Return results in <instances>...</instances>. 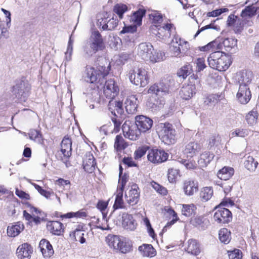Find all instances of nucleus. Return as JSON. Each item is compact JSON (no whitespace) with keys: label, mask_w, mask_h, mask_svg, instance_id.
Masks as SVG:
<instances>
[{"label":"nucleus","mask_w":259,"mask_h":259,"mask_svg":"<svg viewBox=\"0 0 259 259\" xmlns=\"http://www.w3.org/2000/svg\"><path fill=\"white\" fill-rule=\"evenodd\" d=\"M147 150V147H139L134 153L135 158L136 159H138L141 158L143 156H144Z\"/></svg>","instance_id":"338daca9"},{"label":"nucleus","mask_w":259,"mask_h":259,"mask_svg":"<svg viewBox=\"0 0 259 259\" xmlns=\"http://www.w3.org/2000/svg\"><path fill=\"white\" fill-rule=\"evenodd\" d=\"M123 192V191L121 190H117V194L115 202L113 205V208L114 209L122 208L124 207V202L122 199Z\"/></svg>","instance_id":"8fccbe9b"},{"label":"nucleus","mask_w":259,"mask_h":259,"mask_svg":"<svg viewBox=\"0 0 259 259\" xmlns=\"http://www.w3.org/2000/svg\"><path fill=\"white\" fill-rule=\"evenodd\" d=\"M179 174V170L176 169L170 168L168 169L167 177L170 183H175L176 179Z\"/></svg>","instance_id":"bf43d9fd"},{"label":"nucleus","mask_w":259,"mask_h":259,"mask_svg":"<svg viewBox=\"0 0 259 259\" xmlns=\"http://www.w3.org/2000/svg\"><path fill=\"white\" fill-rule=\"evenodd\" d=\"M103 85V93L106 98L113 99L119 92L118 86L113 79L105 81Z\"/></svg>","instance_id":"f8f14e48"},{"label":"nucleus","mask_w":259,"mask_h":259,"mask_svg":"<svg viewBox=\"0 0 259 259\" xmlns=\"http://www.w3.org/2000/svg\"><path fill=\"white\" fill-rule=\"evenodd\" d=\"M127 146L126 143L124 142L122 136L120 135L116 136L114 143V148L117 150H121L125 149Z\"/></svg>","instance_id":"3c124183"},{"label":"nucleus","mask_w":259,"mask_h":259,"mask_svg":"<svg viewBox=\"0 0 259 259\" xmlns=\"http://www.w3.org/2000/svg\"><path fill=\"white\" fill-rule=\"evenodd\" d=\"M250 131L247 128H239L232 131L230 136L233 138L235 137L244 138L249 134Z\"/></svg>","instance_id":"de8ad7c7"},{"label":"nucleus","mask_w":259,"mask_h":259,"mask_svg":"<svg viewBox=\"0 0 259 259\" xmlns=\"http://www.w3.org/2000/svg\"><path fill=\"white\" fill-rule=\"evenodd\" d=\"M138 250L143 256L151 257L156 254L155 249L151 244H144L139 247Z\"/></svg>","instance_id":"4c0bfd02"},{"label":"nucleus","mask_w":259,"mask_h":259,"mask_svg":"<svg viewBox=\"0 0 259 259\" xmlns=\"http://www.w3.org/2000/svg\"><path fill=\"white\" fill-rule=\"evenodd\" d=\"M108 108L112 114L116 116L118 115H121L123 113L122 103L120 101H110L108 104Z\"/></svg>","instance_id":"7c9ffc66"},{"label":"nucleus","mask_w":259,"mask_h":259,"mask_svg":"<svg viewBox=\"0 0 259 259\" xmlns=\"http://www.w3.org/2000/svg\"><path fill=\"white\" fill-rule=\"evenodd\" d=\"M100 132L105 135L112 133L113 131V125L111 123L106 124L100 127Z\"/></svg>","instance_id":"e2e57ef3"},{"label":"nucleus","mask_w":259,"mask_h":259,"mask_svg":"<svg viewBox=\"0 0 259 259\" xmlns=\"http://www.w3.org/2000/svg\"><path fill=\"white\" fill-rule=\"evenodd\" d=\"M191 223L195 227L204 230L207 228L209 222L202 217H197L191 220Z\"/></svg>","instance_id":"a18cd8bd"},{"label":"nucleus","mask_w":259,"mask_h":259,"mask_svg":"<svg viewBox=\"0 0 259 259\" xmlns=\"http://www.w3.org/2000/svg\"><path fill=\"white\" fill-rule=\"evenodd\" d=\"M147 158L153 163H160L167 159L168 154L163 150L152 149L149 151Z\"/></svg>","instance_id":"4468645a"},{"label":"nucleus","mask_w":259,"mask_h":259,"mask_svg":"<svg viewBox=\"0 0 259 259\" xmlns=\"http://www.w3.org/2000/svg\"><path fill=\"white\" fill-rule=\"evenodd\" d=\"M124 104L125 109L128 114H134L138 107V99L135 95L129 96L126 98Z\"/></svg>","instance_id":"4be33fe9"},{"label":"nucleus","mask_w":259,"mask_h":259,"mask_svg":"<svg viewBox=\"0 0 259 259\" xmlns=\"http://www.w3.org/2000/svg\"><path fill=\"white\" fill-rule=\"evenodd\" d=\"M123 135L131 140H136L141 135L140 131L135 123L126 121L122 126Z\"/></svg>","instance_id":"6e6552de"},{"label":"nucleus","mask_w":259,"mask_h":259,"mask_svg":"<svg viewBox=\"0 0 259 259\" xmlns=\"http://www.w3.org/2000/svg\"><path fill=\"white\" fill-rule=\"evenodd\" d=\"M139 198V189L137 185H133L131 190L125 194L126 201L130 205H134L137 204Z\"/></svg>","instance_id":"aec40b11"},{"label":"nucleus","mask_w":259,"mask_h":259,"mask_svg":"<svg viewBox=\"0 0 259 259\" xmlns=\"http://www.w3.org/2000/svg\"><path fill=\"white\" fill-rule=\"evenodd\" d=\"M214 154L209 151H204L200 155L198 163L202 167H206L213 159Z\"/></svg>","instance_id":"e433bc0d"},{"label":"nucleus","mask_w":259,"mask_h":259,"mask_svg":"<svg viewBox=\"0 0 259 259\" xmlns=\"http://www.w3.org/2000/svg\"><path fill=\"white\" fill-rule=\"evenodd\" d=\"M24 229L23 224L20 222L9 225L7 228V234L9 237H15L18 236Z\"/></svg>","instance_id":"c756f323"},{"label":"nucleus","mask_w":259,"mask_h":259,"mask_svg":"<svg viewBox=\"0 0 259 259\" xmlns=\"http://www.w3.org/2000/svg\"><path fill=\"white\" fill-rule=\"evenodd\" d=\"M251 94L249 87H239L236 95L238 101L242 104H246L250 101Z\"/></svg>","instance_id":"6ab92c4d"},{"label":"nucleus","mask_w":259,"mask_h":259,"mask_svg":"<svg viewBox=\"0 0 259 259\" xmlns=\"http://www.w3.org/2000/svg\"><path fill=\"white\" fill-rule=\"evenodd\" d=\"M121 220L122 226L124 229L128 231H134L136 229L137 224L132 215L125 212L123 213L121 215L119 214L118 217V220L115 221L116 225H119Z\"/></svg>","instance_id":"1a4fd4ad"},{"label":"nucleus","mask_w":259,"mask_h":259,"mask_svg":"<svg viewBox=\"0 0 259 259\" xmlns=\"http://www.w3.org/2000/svg\"><path fill=\"white\" fill-rule=\"evenodd\" d=\"M39 247L45 257H50L54 254V251L52 245L45 239L40 240Z\"/></svg>","instance_id":"a878e982"},{"label":"nucleus","mask_w":259,"mask_h":259,"mask_svg":"<svg viewBox=\"0 0 259 259\" xmlns=\"http://www.w3.org/2000/svg\"><path fill=\"white\" fill-rule=\"evenodd\" d=\"M237 40L235 38H227L222 41L223 50L230 52L237 47Z\"/></svg>","instance_id":"79ce46f5"},{"label":"nucleus","mask_w":259,"mask_h":259,"mask_svg":"<svg viewBox=\"0 0 259 259\" xmlns=\"http://www.w3.org/2000/svg\"><path fill=\"white\" fill-rule=\"evenodd\" d=\"M221 138L219 135H212L208 140V146L211 148L214 146H218L221 144Z\"/></svg>","instance_id":"052dcab7"},{"label":"nucleus","mask_w":259,"mask_h":259,"mask_svg":"<svg viewBox=\"0 0 259 259\" xmlns=\"http://www.w3.org/2000/svg\"><path fill=\"white\" fill-rule=\"evenodd\" d=\"M153 51V46L150 43H141L139 45L138 55L145 61H154L156 60L152 57L151 53Z\"/></svg>","instance_id":"9b49d317"},{"label":"nucleus","mask_w":259,"mask_h":259,"mask_svg":"<svg viewBox=\"0 0 259 259\" xmlns=\"http://www.w3.org/2000/svg\"><path fill=\"white\" fill-rule=\"evenodd\" d=\"M212 42V53L217 52H223L222 42L219 40H215Z\"/></svg>","instance_id":"774afa93"},{"label":"nucleus","mask_w":259,"mask_h":259,"mask_svg":"<svg viewBox=\"0 0 259 259\" xmlns=\"http://www.w3.org/2000/svg\"><path fill=\"white\" fill-rule=\"evenodd\" d=\"M122 238L118 235H108L106 238V241L109 246L114 250H118Z\"/></svg>","instance_id":"c9c22d12"},{"label":"nucleus","mask_w":259,"mask_h":259,"mask_svg":"<svg viewBox=\"0 0 259 259\" xmlns=\"http://www.w3.org/2000/svg\"><path fill=\"white\" fill-rule=\"evenodd\" d=\"M128 177L124 174L123 176H119L118 185L117 190H121L123 191L124 187L128 181Z\"/></svg>","instance_id":"4d7b16f0"},{"label":"nucleus","mask_w":259,"mask_h":259,"mask_svg":"<svg viewBox=\"0 0 259 259\" xmlns=\"http://www.w3.org/2000/svg\"><path fill=\"white\" fill-rule=\"evenodd\" d=\"M151 56L156 60L154 61H150L152 63L160 62L163 61L164 59V53L160 51H157L153 50V51H152V53H151Z\"/></svg>","instance_id":"680f3d73"},{"label":"nucleus","mask_w":259,"mask_h":259,"mask_svg":"<svg viewBox=\"0 0 259 259\" xmlns=\"http://www.w3.org/2000/svg\"><path fill=\"white\" fill-rule=\"evenodd\" d=\"M182 44H187V42L181 40V39L176 35H175L174 38L171 41L169 49L172 54L175 56H178L181 53L180 46Z\"/></svg>","instance_id":"b1692460"},{"label":"nucleus","mask_w":259,"mask_h":259,"mask_svg":"<svg viewBox=\"0 0 259 259\" xmlns=\"http://www.w3.org/2000/svg\"><path fill=\"white\" fill-rule=\"evenodd\" d=\"M213 195V190L210 187H204L201 191L200 195L203 200L206 201L209 200Z\"/></svg>","instance_id":"864d4df0"},{"label":"nucleus","mask_w":259,"mask_h":259,"mask_svg":"<svg viewBox=\"0 0 259 259\" xmlns=\"http://www.w3.org/2000/svg\"><path fill=\"white\" fill-rule=\"evenodd\" d=\"M150 18L152 20L153 23L154 25H157V24L161 23L162 21V16L160 13L158 12H154L153 13L149 15Z\"/></svg>","instance_id":"13d9d810"},{"label":"nucleus","mask_w":259,"mask_h":259,"mask_svg":"<svg viewBox=\"0 0 259 259\" xmlns=\"http://www.w3.org/2000/svg\"><path fill=\"white\" fill-rule=\"evenodd\" d=\"M145 10L140 9L130 16V22L133 23V24L136 25H140L142 23V18L145 15Z\"/></svg>","instance_id":"58836bf2"},{"label":"nucleus","mask_w":259,"mask_h":259,"mask_svg":"<svg viewBox=\"0 0 259 259\" xmlns=\"http://www.w3.org/2000/svg\"><path fill=\"white\" fill-rule=\"evenodd\" d=\"M190 73V69L189 66H185L181 68L178 72V75L180 77L185 78Z\"/></svg>","instance_id":"69168bd1"},{"label":"nucleus","mask_w":259,"mask_h":259,"mask_svg":"<svg viewBox=\"0 0 259 259\" xmlns=\"http://www.w3.org/2000/svg\"><path fill=\"white\" fill-rule=\"evenodd\" d=\"M259 112L256 109H253L245 116L246 122L250 125H254L257 123Z\"/></svg>","instance_id":"37998d69"},{"label":"nucleus","mask_w":259,"mask_h":259,"mask_svg":"<svg viewBox=\"0 0 259 259\" xmlns=\"http://www.w3.org/2000/svg\"><path fill=\"white\" fill-rule=\"evenodd\" d=\"M234 205L233 201L229 198H225L222 202L215 207L216 212L213 215L214 220L218 223L225 224L231 221L232 217L231 211L222 206L229 207Z\"/></svg>","instance_id":"7ed1b4c3"},{"label":"nucleus","mask_w":259,"mask_h":259,"mask_svg":"<svg viewBox=\"0 0 259 259\" xmlns=\"http://www.w3.org/2000/svg\"><path fill=\"white\" fill-rule=\"evenodd\" d=\"M253 78L252 72L249 70H242L236 73L235 79L239 87H249Z\"/></svg>","instance_id":"9d476101"},{"label":"nucleus","mask_w":259,"mask_h":259,"mask_svg":"<svg viewBox=\"0 0 259 259\" xmlns=\"http://www.w3.org/2000/svg\"><path fill=\"white\" fill-rule=\"evenodd\" d=\"M196 207L193 204H183L182 213L186 217H191L195 213Z\"/></svg>","instance_id":"09e8293b"},{"label":"nucleus","mask_w":259,"mask_h":259,"mask_svg":"<svg viewBox=\"0 0 259 259\" xmlns=\"http://www.w3.org/2000/svg\"><path fill=\"white\" fill-rule=\"evenodd\" d=\"M185 250L191 254L198 255L201 252L200 245L195 239H189L186 243Z\"/></svg>","instance_id":"5701e85b"},{"label":"nucleus","mask_w":259,"mask_h":259,"mask_svg":"<svg viewBox=\"0 0 259 259\" xmlns=\"http://www.w3.org/2000/svg\"><path fill=\"white\" fill-rule=\"evenodd\" d=\"M127 10V7L125 5L119 4L116 5L114 7L113 11L117 14L120 19L122 18L123 14L126 12Z\"/></svg>","instance_id":"603ef678"},{"label":"nucleus","mask_w":259,"mask_h":259,"mask_svg":"<svg viewBox=\"0 0 259 259\" xmlns=\"http://www.w3.org/2000/svg\"><path fill=\"white\" fill-rule=\"evenodd\" d=\"M257 11V8L253 6H248L242 11L241 13V17L243 19L244 23L247 24V25L250 26L253 24V22L248 19L255 15Z\"/></svg>","instance_id":"412c9836"},{"label":"nucleus","mask_w":259,"mask_h":259,"mask_svg":"<svg viewBox=\"0 0 259 259\" xmlns=\"http://www.w3.org/2000/svg\"><path fill=\"white\" fill-rule=\"evenodd\" d=\"M184 190L187 195H193L198 190V184L193 180H186L184 183Z\"/></svg>","instance_id":"2f4dec72"},{"label":"nucleus","mask_w":259,"mask_h":259,"mask_svg":"<svg viewBox=\"0 0 259 259\" xmlns=\"http://www.w3.org/2000/svg\"><path fill=\"white\" fill-rule=\"evenodd\" d=\"M62 225L59 221H50L47 223V228L52 234L60 235L63 232Z\"/></svg>","instance_id":"f704fd0d"},{"label":"nucleus","mask_w":259,"mask_h":259,"mask_svg":"<svg viewBox=\"0 0 259 259\" xmlns=\"http://www.w3.org/2000/svg\"><path fill=\"white\" fill-rule=\"evenodd\" d=\"M107 66L99 65L95 69L93 67L87 66L85 67L86 81L91 84L95 83L99 89H102L105 82V77L109 72L111 69L110 63L105 59Z\"/></svg>","instance_id":"f257e3e1"},{"label":"nucleus","mask_w":259,"mask_h":259,"mask_svg":"<svg viewBox=\"0 0 259 259\" xmlns=\"http://www.w3.org/2000/svg\"><path fill=\"white\" fill-rule=\"evenodd\" d=\"M88 44V46H85L84 49L87 57H90L96 52L104 50L105 47L102 36L98 31L92 33Z\"/></svg>","instance_id":"20e7f679"},{"label":"nucleus","mask_w":259,"mask_h":259,"mask_svg":"<svg viewBox=\"0 0 259 259\" xmlns=\"http://www.w3.org/2000/svg\"><path fill=\"white\" fill-rule=\"evenodd\" d=\"M245 167L250 172H254L258 164V162L252 156H248L244 162Z\"/></svg>","instance_id":"c03bdc74"},{"label":"nucleus","mask_w":259,"mask_h":259,"mask_svg":"<svg viewBox=\"0 0 259 259\" xmlns=\"http://www.w3.org/2000/svg\"><path fill=\"white\" fill-rule=\"evenodd\" d=\"M159 137L165 144H173L176 142V132L172 124L161 123L158 125Z\"/></svg>","instance_id":"39448f33"},{"label":"nucleus","mask_w":259,"mask_h":259,"mask_svg":"<svg viewBox=\"0 0 259 259\" xmlns=\"http://www.w3.org/2000/svg\"><path fill=\"white\" fill-rule=\"evenodd\" d=\"M178 162L182 163L188 169H193L196 167V163L195 161L193 160H186L184 159H180Z\"/></svg>","instance_id":"5fc2aeb1"},{"label":"nucleus","mask_w":259,"mask_h":259,"mask_svg":"<svg viewBox=\"0 0 259 259\" xmlns=\"http://www.w3.org/2000/svg\"><path fill=\"white\" fill-rule=\"evenodd\" d=\"M207 61L210 67L219 71L227 70L232 63L230 56L223 52L211 53Z\"/></svg>","instance_id":"f03ea898"},{"label":"nucleus","mask_w":259,"mask_h":259,"mask_svg":"<svg viewBox=\"0 0 259 259\" xmlns=\"http://www.w3.org/2000/svg\"><path fill=\"white\" fill-rule=\"evenodd\" d=\"M30 89V87L27 83L24 81H21L19 84L14 87L13 92L18 98L21 99V101H25L29 96Z\"/></svg>","instance_id":"dca6fc26"},{"label":"nucleus","mask_w":259,"mask_h":259,"mask_svg":"<svg viewBox=\"0 0 259 259\" xmlns=\"http://www.w3.org/2000/svg\"><path fill=\"white\" fill-rule=\"evenodd\" d=\"M201 146L197 143L191 142L187 144L184 149V153L187 157H192L199 153Z\"/></svg>","instance_id":"c85d7f7f"},{"label":"nucleus","mask_w":259,"mask_h":259,"mask_svg":"<svg viewBox=\"0 0 259 259\" xmlns=\"http://www.w3.org/2000/svg\"><path fill=\"white\" fill-rule=\"evenodd\" d=\"M229 259H241L242 258V252L239 249H234L228 251Z\"/></svg>","instance_id":"0e129e2a"},{"label":"nucleus","mask_w":259,"mask_h":259,"mask_svg":"<svg viewBox=\"0 0 259 259\" xmlns=\"http://www.w3.org/2000/svg\"><path fill=\"white\" fill-rule=\"evenodd\" d=\"M30 139L35 141L38 143L42 141V136L40 132L35 130H31L28 133Z\"/></svg>","instance_id":"6e6d98bb"},{"label":"nucleus","mask_w":259,"mask_h":259,"mask_svg":"<svg viewBox=\"0 0 259 259\" xmlns=\"http://www.w3.org/2000/svg\"><path fill=\"white\" fill-rule=\"evenodd\" d=\"M234 170L232 167L225 166L218 172V177L221 180H227L234 175Z\"/></svg>","instance_id":"a19ab883"},{"label":"nucleus","mask_w":259,"mask_h":259,"mask_svg":"<svg viewBox=\"0 0 259 259\" xmlns=\"http://www.w3.org/2000/svg\"><path fill=\"white\" fill-rule=\"evenodd\" d=\"M32 252L33 248L32 246L27 243L19 245L16 251L19 259H30Z\"/></svg>","instance_id":"a211bd4d"},{"label":"nucleus","mask_w":259,"mask_h":259,"mask_svg":"<svg viewBox=\"0 0 259 259\" xmlns=\"http://www.w3.org/2000/svg\"><path fill=\"white\" fill-rule=\"evenodd\" d=\"M83 168L85 171L89 173L93 172L95 169L96 163L95 159L92 154L87 156L85 159L83 161Z\"/></svg>","instance_id":"473e14b6"},{"label":"nucleus","mask_w":259,"mask_h":259,"mask_svg":"<svg viewBox=\"0 0 259 259\" xmlns=\"http://www.w3.org/2000/svg\"><path fill=\"white\" fill-rule=\"evenodd\" d=\"M151 33L158 38L166 40L175 33V28L171 23L164 24L162 26L153 25L150 28Z\"/></svg>","instance_id":"423d86ee"},{"label":"nucleus","mask_w":259,"mask_h":259,"mask_svg":"<svg viewBox=\"0 0 259 259\" xmlns=\"http://www.w3.org/2000/svg\"><path fill=\"white\" fill-rule=\"evenodd\" d=\"M195 87L193 84H188L182 87L180 95L183 99L188 100L195 93Z\"/></svg>","instance_id":"72a5a7b5"},{"label":"nucleus","mask_w":259,"mask_h":259,"mask_svg":"<svg viewBox=\"0 0 259 259\" xmlns=\"http://www.w3.org/2000/svg\"><path fill=\"white\" fill-rule=\"evenodd\" d=\"M135 124L140 132H146L149 130L153 124V120L143 115H140L136 117Z\"/></svg>","instance_id":"f3484780"},{"label":"nucleus","mask_w":259,"mask_h":259,"mask_svg":"<svg viewBox=\"0 0 259 259\" xmlns=\"http://www.w3.org/2000/svg\"><path fill=\"white\" fill-rule=\"evenodd\" d=\"M32 185L34 186L35 189L37 190L40 194L45 197L46 199L53 200L54 198H56L58 200L59 204L60 205H61L60 198L58 197L53 191H50L44 190L40 186L34 183L32 184Z\"/></svg>","instance_id":"bb28decb"},{"label":"nucleus","mask_w":259,"mask_h":259,"mask_svg":"<svg viewBox=\"0 0 259 259\" xmlns=\"http://www.w3.org/2000/svg\"><path fill=\"white\" fill-rule=\"evenodd\" d=\"M117 19L105 16L99 18L97 21V25L103 30H112L117 26Z\"/></svg>","instance_id":"2eb2a0df"},{"label":"nucleus","mask_w":259,"mask_h":259,"mask_svg":"<svg viewBox=\"0 0 259 259\" xmlns=\"http://www.w3.org/2000/svg\"><path fill=\"white\" fill-rule=\"evenodd\" d=\"M72 142L71 139L65 136L61 144V152L66 158H68L71 155Z\"/></svg>","instance_id":"cd10ccee"},{"label":"nucleus","mask_w":259,"mask_h":259,"mask_svg":"<svg viewBox=\"0 0 259 259\" xmlns=\"http://www.w3.org/2000/svg\"><path fill=\"white\" fill-rule=\"evenodd\" d=\"M129 79L131 82L141 87H145L149 82L147 71L144 69H138L137 70H131L129 72Z\"/></svg>","instance_id":"0eeeda50"},{"label":"nucleus","mask_w":259,"mask_h":259,"mask_svg":"<svg viewBox=\"0 0 259 259\" xmlns=\"http://www.w3.org/2000/svg\"><path fill=\"white\" fill-rule=\"evenodd\" d=\"M246 24L243 20L233 14L228 16L227 20V26L231 27L236 33H240Z\"/></svg>","instance_id":"ddd939ff"},{"label":"nucleus","mask_w":259,"mask_h":259,"mask_svg":"<svg viewBox=\"0 0 259 259\" xmlns=\"http://www.w3.org/2000/svg\"><path fill=\"white\" fill-rule=\"evenodd\" d=\"M118 251L122 253H127L133 250V244L131 241L122 238L120 242Z\"/></svg>","instance_id":"ea45409f"},{"label":"nucleus","mask_w":259,"mask_h":259,"mask_svg":"<svg viewBox=\"0 0 259 259\" xmlns=\"http://www.w3.org/2000/svg\"><path fill=\"white\" fill-rule=\"evenodd\" d=\"M149 94H155L160 97H162L168 93V89L162 83L154 84L151 85L148 90Z\"/></svg>","instance_id":"393cba45"},{"label":"nucleus","mask_w":259,"mask_h":259,"mask_svg":"<svg viewBox=\"0 0 259 259\" xmlns=\"http://www.w3.org/2000/svg\"><path fill=\"white\" fill-rule=\"evenodd\" d=\"M219 239L221 242L228 244L231 240V232L226 228L221 229L219 233Z\"/></svg>","instance_id":"49530a36"}]
</instances>
